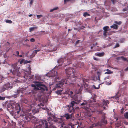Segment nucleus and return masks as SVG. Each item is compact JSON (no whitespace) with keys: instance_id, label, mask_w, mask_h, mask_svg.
I'll list each match as a JSON object with an SVG mask.
<instances>
[{"instance_id":"nucleus-52","label":"nucleus","mask_w":128,"mask_h":128,"mask_svg":"<svg viewBox=\"0 0 128 128\" xmlns=\"http://www.w3.org/2000/svg\"><path fill=\"white\" fill-rule=\"evenodd\" d=\"M33 0H31L30 1V6L32 4L33 2Z\"/></svg>"},{"instance_id":"nucleus-23","label":"nucleus","mask_w":128,"mask_h":128,"mask_svg":"<svg viewBox=\"0 0 128 128\" xmlns=\"http://www.w3.org/2000/svg\"><path fill=\"white\" fill-rule=\"evenodd\" d=\"M118 26L116 24H114L113 25L110 26V27L112 28H113L114 29H117L118 28Z\"/></svg>"},{"instance_id":"nucleus-2","label":"nucleus","mask_w":128,"mask_h":128,"mask_svg":"<svg viewBox=\"0 0 128 128\" xmlns=\"http://www.w3.org/2000/svg\"><path fill=\"white\" fill-rule=\"evenodd\" d=\"M66 74L68 75H71L72 74H73V75L72 76L70 77V78H69L67 79H64L62 80H61L58 82L56 84V88H60L64 84H67L68 83V80H71L72 82H75L76 78L79 77L78 75H76L75 76L74 73L76 72V70L70 67L66 69Z\"/></svg>"},{"instance_id":"nucleus-63","label":"nucleus","mask_w":128,"mask_h":128,"mask_svg":"<svg viewBox=\"0 0 128 128\" xmlns=\"http://www.w3.org/2000/svg\"><path fill=\"white\" fill-rule=\"evenodd\" d=\"M33 52H34V54H37V52H36L35 50H34L33 51Z\"/></svg>"},{"instance_id":"nucleus-55","label":"nucleus","mask_w":128,"mask_h":128,"mask_svg":"<svg viewBox=\"0 0 128 128\" xmlns=\"http://www.w3.org/2000/svg\"><path fill=\"white\" fill-rule=\"evenodd\" d=\"M70 119L72 118V113L70 114Z\"/></svg>"},{"instance_id":"nucleus-31","label":"nucleus","mask_w":128,"mask_h":128,"mask_svg":"<svg viewBox=\"0 0 128 128\" xmlns=\"http://www.w3.org/2000/svg\"><path fill=\"white\" fill-rule=\"evenodd\" d=\"M103 102L104 104H109L110 103L109 101L108 100H103Z\"/></svg>"},{"instance_id":"nucleus-44","label":"nucleus","mask_w":128,"mask_h":128,"mask_svg":"<svg viewBox=\"0 0 128 128\" xmlns=\"http://www.w3.org/2000/svg\"><path fill=\"white\" fill-rule=\"evenodd\" d=\"M65 125V124L64 122H63L62 123L61 125V127L62 128H64V125Z\"/></svg>"},{"instance_id":"nucleus-40","label":"nucleus","mask_w":128,"mask_h":128,"mask_svg":"<svg viewBox=\"0 0 128 128\" xmlns=\"http://www.w3.org/2000/svg\"><path fill=\"white\" fill-rule=\"evenodd\" d=\"M106 71H107V72H106V73H105L106 74H109L111 73L110 70H109V69H107Z\"/></svg>"},{"instance_id":"nucleus-25","label":"nucleus","mask_w":128,"mask_h":128,"mask_svg":"<svg viewBox=\"0 0 128 128\" xmlns=\"http://www.w3.org/2000/svg\"><path fill=\"white\" fill-rule=\"evenodd\" d=\"M46 111L47 112L48 115L51 116H53V115L52 114L51 112H50V111L48 109V110H47Z\"/></svg>"},{"instance_id":"nucleus-45","label":"nucleus","mask_w":128,"mask_h":128,"mask_svg":"<svg viewBox=\"0 0 128 128\" xmlns=\"http://www.w3.org/2000/svg\"><path fill=\"white\" fill-rule=\"evenodd\" d=\"M30 41L31 42H34L35 41V40L34 38H32L30 39Z\"/></svg>"},{"instance_id":"nucleus-9","label":"nucleus","mask_w":128,"mask_h":128,"mask_svg":"<svg viewBox=\"0 0 128 128\" xmlns=\"http://www.w3.org/2000/svg\"><path fill=\"white\" fill-rule=\"evenodd\" d=\"M72 98L71 100L72 101L70 104H77L78 102L80 100L78 99L77 95H75L74 96H70Z\"/></svg>"},{"instance_id":"nucleus-27","label":"nucleus","mask_w":128,"mask_h":128,"mask_svg":"<svg viewBox=\"0 0 128 128\" xmlns=\"http://www.w3.org/2000/svg\"><path fill=\"white\" fill-rule=\"evenodd\" d=\"M96 102V100L94 98L92 99L91 100H88V102L90 103H92L93 102Z\"/></svg>"},{"instance_id":"nucleus-54","label":"nucleus","mask_w":128,"mask_h":128,"mask_svg":"<svg viewBox=\"0 0 128 128\" xmlns=\"http://www.w3.org/2000/svg\"><path fill=\"white\" fill-rule=\"evenodd\" d=\"M40 49H38V50H35V51L37 52L40 51Z\"/></svg>"},{"instance_id":"nucleus-58","label":"nucleus","mask_w":128,"mask_h":128,"mask_svg":"<svg viewBox=\"0 0 128 128\" xmlns=\"http://www.w3.org/2000/svg\"><path fill=\"white\" fill-rule=\"evenodd\" d=\"M97 45V42L95 43L94 44H93V46H96Z\"/></svg>"},{"instance_id":"nucleus-51","label":"nucleus","mask_w":128,"mask_h":128,"mask_svg":"<svg viewBox=\"0 0 128 128\" xmlns=\"http://www.w3.org/2000/svg\"><path fill=\"white\" fill-rule=\"evenodd\" d=\"M3 122H4V126H5L6 124V122L5 121V120L4 119H3Z\"/></svg>"},{"instance_id":"nucleus-41","label":"nucleus","mask_w":128,"mask_h":128,"mask_svg":"<svg viewBox=\"0 0 128 128\" xmlns=\"http://www.w3.org/2000/svg\"><path fill=\"white\" fill-rule=\"evenodd\" d=\"M92 87H94V88L95 89H99L100 88V86H99L98 87L96 88V86H95V85H93V86H92Z\"/></svg>"},{"instance_id":"nucleus-3","label":"nucleus","mask_w":128,"mask_h":128,"mask_svg":"<svg viewBox=\"0 0 128 128\" xmlns=\"http://www.w3.org/2000/svg\"><path fill=\"white\" fill-rule=\"evenodd\" d=\"M20 104H7V109L8 110L11 109H13L15 108L16 112L17 114H18L20 116H22V115L24 114V110L23 109L25 108L26 107H24L21 109Z\"/></svg>"},{"instance_id":"nucleus-59","label":"nucleus","mask_w":128,"mask_h":128,"mask_svg":"<svg viewBox=\"0 0 128 128\" xmlns=\"http://www.w3.org/2000/svg\"><path fill=\"white\" fill-rule=\"evenodd\" d=\"M68 125L69 126H71L72 127V124L71 123H69L68 124Z\"/></svg>"},{"instance_id":"nucleus-62","label":"nucleus","mask_w":128,"mask_h":128,"mask_svg":"<svg viewBox=\"0 0 128 128\" xmlns=\"http://www.w3.org/2000/svg\"><path fill=\"white\" fill-rule=\"evenodd\" d=\"M123 58V60H124V61H126V59L124 58L123 57H122Z\"/></svg>"},{"instance_id":"nucleus-22","label":"nucleus","mask_w":128,"mask_h":128,"mask_svg":"<svg viewBox=\"0 0 128 128\" xmlns=\"http://www.w3.org/2000/svg\"><path fill=\"white\" fill-rule=\"evenodd\" d=\"M47 119H48V122L47 120V122H48V123L49 124H52V123H51L50 122H51L52 121H53V119L52 118H51V117H49Z\"/></svg>"},{"instance_id":"nucleus-32","label":"nucleus","mask_w":128,"mask_h":128,"mask_svg":"<svg viewBox=\"0 0 128 128\" xmlns=\"http://www.w3.org/2000/svg\"><path fill=\"white\" fill-rule=\"evenodd\" d=\"M51 48H53L52 49V50H51V51H56L57 50V48L56 47H54L53 46L51 47Z\"/></svg>"},{"instance_id":"nucleus-19","label":"nucleus","mask_w":128,"mask_h":128,"mask_svg":"<svg viewBox=\"0 0 128 128\" xmlns=\"http://www.w3.org/2000/svg\"><path fill=\"white\" fill-rule=\"evenodd\" d=\"M63 117L66 118L67 120L70 119V114L68 113L65 114L63 115Z\"/></svg>"},{"instance_id":"nucleus-8","label":"nucleus","mask_w":128,"mask_h":128,"mask_svg":"<svg viewBox=\"0 0 128 128\" xmlns=\"http://www.w3.org/2000/svg\"><path fill=\"white\" fill-rule=\"evenodd\" d=\"M36 89L40 90L42 91H45L46 90H48V89L46 86L45 85L41 84H36Z\"/></svg>"},{"instance_id":"nucleus-60","label":"nucleus","mask_w":128,"mask_h":128,"mask_svg":"<svg viewBox=\"0 0 128 128\" xmlns=\"http://www.w3.org/2000/svg\"><path fill=\"white\" fill-rule=\"evenodd\" d=\"M68 94V92L67 91H66L65 92H64V94Z\"/></svg>"},{"instance_id":"nucleus-61","label":"nucleus","mask_w":128,"mask_h":128,"mask_svg":"<svg viewBox=\"0 0 128 128\" xmlns=\"http://www.w3.org/2000/svg\"><path fill=\"white\" fill-rule=\"evenodd\" d=\"M125 71H128V66L126 68L124 69Z\"/></svg>"},{"instance_id":"nucleus-12","label":"nucleus","mask_w":128,"mask_h":128,"mask_svg":"<svg viewBox=\"0 0 128 128\" xmlns=\"http://www.w3.org/2000/svg\"><path fill=\"white\" fill-rule=\"evenodd\" d=\"M105 114L102 116V118L100 121L101 124H106L107 123V121L106 119V117L105 116Z\"/></svg>"},{"instance_id":"nucleus-43","label":"nucleus","mask_w":128,"mask_h":128,"mask_svg":"<svg viewBox=\"0 0 128 128\" xmlns=\"http://www.w3.org/2000/svg\"><path fill=\"white\" fill-rule=\"evenodd\" d=\"M58 118H56L53 119V120L54 122H58V119H57Z\"/></svg>"},{"instance_id":"nucleus-18","label":"nucleus","mask_w":128,"mask_h":128,"mask_svg":"<svg viewBox=\"0 0 128 128\" xmlns=\"http://www.w3.org/2000/svg\"><path fill=\"white\" fill-rule=\"evenodd\" d=\"M81 106H82L84 105L82 108H84L86 110H88V109H91L90 108V104H80Z\"/></svg>"},{"instance_id":"nucleus-33","label":"nucleus","mask_w":128,"mask_h":128,"mask_svg":"<svg viewBox=\"0 0 128 128\" xmlns=\"http://www.w3.org/2000/svg\"><path fill=\"white\" fill-rule=\"evenodd\" d=\"M93 58L94 60L96 61H98L100 60L99 58H96L94 56L93 57Z\"/></svg>"},{"instance_id":"nucleus-34","label":"nucleus","mask_w":128,"mask_h":128,"mask_svg":"<svg viewBox=\"0 0 128 128\" xmlns=\"http://www.w3.org/2000/svg\"><path fill=\"white\" fill-rule=\"evenodd\" d=\"M90 16V15L89 14H88L87 12H85L83 14V16L85 17L86 16Z\"/></svg>"},{"instance_id":"nucleus-37","label":"nucleus","mask_w":128,"mask_h":128,"mask_svg":"<svg viewBox=\"0 0 128 128\" xmlns=\"http://www.w3.org/2000/svg\"><path fill=\"white\" fill-rule=\"evenodd\" d=\"M43 16L42 15H37V18L38 19H39L40 18L42 17Z\"/></svg>"},{"instance_id":"nucleus-16","label":"nucleus","mask_w":128,"mask_h":128,"mask_svg":"<svg viewBox=\"0 0 128 128\" xmlns=\"http://www.w3.org/2000/svg\"><path fill=\"white\" fill-rule=\"evenodd\" d=\"M47 104H38V106L39 107L42 108V109L46 110H48V108H47L46 105Z\"/></svg>"},{"instance_id":"nucleus-47","label":"nucleus","mask_w":128,"mask_h":128,"mask_svg":"<svg viewBox=\"0 0 128 128\" xmlns=\"http://www.w3.org/2000/svg\"><path fill=\"white\" fill-rule=\"evenodd\" d=\"M120 46V45L119 44L117 43L116 44L115 46V48H118Z\"/></svg>"},{"instance_id":"nucleus-30","label":"nucleus","mask_w":128,"mask_h":128,"mask_svg":"<svg viewBox=\"0 0 128 128\" xmlns=\"http://www.w3.org/2000/svg\"><path fill=\"white\" fill-rule=\"evenodd\" d=\"M38 28L36 27H34L30 28L29 30L30 31H33L34 30L37 28Z\"/></svg>"},{"instance_id":"nucleus-36","label":"nucleus","mask_w":128,"mask_h":128,"mask_svg":"<svg viewBox=\"0 0 128 128\" xmlns=\"http://www.w3.org/2000/svg\"><path fill=\"white\" fill-rule=\"evenodd\" d=\"M58 8L57 7H56V8H54L50 10V12H53L54 10H56L58 9Z\"/></svg>"},{"instance_id":"nucleus-57","label":"nucleus","mask_w":128,"mask_h":128,"mask_svg":"<svg viewBox=\"0 0 128 128\" xmlns=\"http://www.w3.org/2000/svg\"><path fill=\"white\" fill-rule=\"evenodd\" d=\"M96 126V124H92L91 126L90 127L91 128H93V127H94L95 126Z\"/></svg>"},{"instance_id":"nucleus-49","label":"nucleus","mask_w":128,"mask_h":128,"mask_svg":"<svg viewBox=\"0 0 128 128\" xmlns=\"http://www.w3.org/2000/svg\"><path fill=\"white\" fill-rule=\"evenodd\" d=\"M63 128H69L68 125H65Z\"/></svg>"},{"instance_id":"nucleus-38","label":"nucleus","mask_w":128,"mask_h":128,"mask_svg":"<svg viewBox=\"0 0 128 128\" xmlns=\"http://www.w3.org/2000/svg\"><path fill=\"white\" fill-rule=\"evenodd\" d=\"M6 22L7 23H9V24H11L12 23V22L10 20H6Z\"/></svg>"},{"instance_id":"nucleus-28","label":"nucleus","mask_w":128,"mask_h":128,"mask_svg":"<svg viewBox=\"0 0 128 128\" xmlns=\"http://www.w3.org/2000/svg\"><path fill=\"white\" fill-rule=\"evenodd\" d=\"M63 90H58L56 92V94H58L61 95L62 94V92Z\"/></svg>"},{"instance_id":"nucleus-11","label":"nucleus","mask_w":128,"mask_h":128,"mask_svg":"<svg viewBox=\"0 0 128 128\" xmlns=\"http://www.w3.org/2000/svg\"><path fill=\"white\" fill-rule=\"evenodd\" d=\"M38 96V98L39 100L40 101L42 102L43 103H45L47 101V100H45L44 98H43V96H42L41 93H38L37 94Z\"/></svg>"},{"instance_id":"nucleus-4","label":"nucleus","mask_w":128,"mask_h":128,"mask_svg":"<svg viewBox=\"0 0 128 128\" xmlns=\"http://www.w3.org/2000/svg\"><path fill=\"white\" fill-rule=\"evenodd\" d=\"M48 124L46 120L40 119L37 121L35 128H48Z\"/></svg>"},{"instance_id":"nucleus-48","label":"nucleus","mask_w":128,"mask_h":128,"mask_svg":"<svg viewBox=\"0 0 128 128\" xmlns=\"http://www.w3.org/2000/svg\"><path fill=\"white\" fill-rule=\"evenodd\" d=\"M5 99L4 97H2L0 96V100H4Z\"/></svg>"},{"instance_id":"nucleus-14","label":"nucleus","mask_w":128,"mask_h":128,"mask_svg":"<svg viewBox=\"0 0 128 128\" xmlns=\"http://www.w3.org/2000/svg\"><path fill=\"white\" fill-rule=\"evenodd\" d=\"M109 28L108 26H104L103 28L104 32L103 33V35L105 37L106 36L107 33H108V31L109 30Z\"/></svg>"},{"instance_id":"nucleus-50","label":"nucleus","mask_w":128,"mask_h":128,"mask_svg":"<svg viewBox=\"0 0 128 128\" xmlns=\"http://www.w3.org/2000/svg\"><path fill=\"white\" fill-rule=\"evenodd\" d=\"M24 59H22L20 62V64H22L24 62Z\"/></svg>"},{"instance_id":"nucleus-39","label":"nucleus","mask_w":128,"mask_h":128,"mask_svg":"<svg viewBox=\"0 0 128 128\" xmlns=\"http://www.w3.org/2000/svg\"><path fill=\"white\" fill-rule=\"evenodd\" d=\"M81 42V41L80 40H78L77 41H76L75 44V45H76L78 44L79 43Z\"/></svg>"},{"instance_id":"nucleus-26","label":"nucleus","mask_w":128,"mask_h":128,"mask_svg":"<svg viewBox=\"0 0 128 128\" xmlns=\"http://www.w3.org/2000/svg\"><path fill=\"white\" fill-rule=\"evenodd\" d=\"M97 74L98 76V80H100V76L101 74V72H97Z\"/></svg>"},{"instance_id":"nucleus-10","label":"nucleus","mask_w":128,"mask_h":128,"mask_svg":"<svg viewBox=\"0 0 128 128\" xmlns=\"http://www.w3.org/2000/svg\"><path fill=\"white\" fill-rule=\"evenodd\" d=\"M57 72L55 70H52L47 74V76L49 77H52L57 75Z\"/></svg>"},{"instance_id":"nucleus-56","label":"nucleus","mask_w":128,"mask_h":128,"mask_svg":"<svg viewBox=\"0 0 128 128\" xmlns=\"http://www.w3.org/2000/svg\"><path fill=\"white\" fill-rule=\"evenodd\" d=\"M113 4H114L116 1V0H111Z\"/></svg>"},{"instance_id":"nucleus-42","label":"nucleus","mask_w":128,"mask_h":128,"mask_svg":"<svg viewBox=\"0 0 128 128\" xmlns=\"http://www.w3.org/2000/svg\"><path fill=\"white\" fill-rule=\"evenodd\" d=\"M36 54H35L34 52H32V55L30 56V57L31 58H33L34 57L35 55Z\"/></svg>"},{"instance_id":"nucleus-7","label":"nucleus","mask_w":128,"mask_h":128,"mask_svg":"<svg viewBox=\"0 0 128 128\" xmlns=\"http://www.w3.org/2000/svg\"><path fill=\"white\" fill-rule=\"evenodd\" d=\"M72 60L69 58L66 60V58H61L58 60V62L60 64V65H62L63 62H66L68 65L70 64L72 62Z\"/></svg>"},{"instance_id":"nucleus-46","label":"nucleus","mask_w":128,"mask_h":128,"mask_svg":"<svg viewBox=\"0 0 128 128\" xmlns=\"http://www.w3.org/2000/svg\"><path fill=\"white\" fill-rule=\"evenodd\" d=\"M64 0V4H66V2L70 1V0Z\"/></svg>"},{"instance_id":"nucleus-35","label":"nucleus","mask_w":128,"mask_h":128,"mask_svg":"<svg viewBox=\"0 0 128 128\" xmlns=\"http://www.w3.org/2000/svg\"><path fill=\"white\" fill-rule=\"evenodd\" d=\"M116 24H118V25H120L122 24V22L121 21H119V22H118L117 21H115L114 22Z\"/></svg>"},{"instance_id":"nucleus-6","label":"nucleus","mask_w":128,"mask_h":128,"mask_svg":"<svg viewBox=\"0 0 128 128\" xmlns=\"http://www.w3.org/2000/svg\"><path fill=\"white\" fill-rule=\"evenodd\" d=\"M31 68L30 66H29L28 67L26 70L27 71H26V72L24 73V75L23 76L24 78L26 80H27L28 79H31L33 78L34 75H30L31 73Z\"/></svg>"},{"instance_id":"nucleus-64","label":"nucleus","mask_w":128,"mask_h":128,"mask_svg":"<svg viewBox=\"0 0 128 128\" xmlns=\"http://www.w3.org/2000/svg\"><path fill=\"white\" fill-rule=\"evenodd\" d=\"M126 8H124L123 10V11H126Z\"/></svg>"},{"instance_id":"nucleus-53","label":"nucleus","mask_w":128,"mask_h":128,"mask_svg":"<svg viewBox=\"0 0 128 128\" xmlns=\"http://www.w3.org/2000/svg\"><path fill=\"white\" fill-rule=\"evenodd\" d=\"M73 93V92H72V91H71L70 92V94H69L68 95L69 96H72L71 95H72V94Z\"/></svg>"},{"instance_id":"nucleus-20","label":"nucleus","mask_w":128,"mask_h":128,"mask_svg":"<svg viewBox=\"0 0 128 128\" xmlns=\"http://www.w3.org/2000/svg\"><path fill=\"white\" fill-rule=\"evenodd\" d=\"M104 52H97L95 54L96 56L99 57H102L104 55Z\"/></svg>"},{"instance_id":"nucleus-15","label":"nucleus","mask_w":128,"mask_h":128,"mask_svg":"<svg viewBox=\"0 0 128 128\" xmlns=\"http://www.w3.org/2000/svg\"><path fill=\"white\" fill-rule=\"evenodd\" d=\"M10 87V84L9 83H8L4 84L2 88V92L8 89Z\"/></svg>"},{"instance_id":"nucleus-1","label":"nucleus","mask_w":128,"mask_h":128,"mask_svg":"<svg viewBox=\"0 0 128 128\" xmlns=\"http://www.w3.org/2000/svg\"><path fill=\"white\" fill-rule=\"evenodd\" d=\"M28 107L23 108L24 110V114L22 116L23 119L25 122H28L30 120L34 123L37 121V119L33 116L35 113H38L39 110L38 108H32V106L34 104H28Z\"/></svg>"},{"instance_id":"nucleus-17","label":"nucleus","mask_w":128,"mask_h":128,"mask_svg":"<svg viewBox=\"0 0 128 128\" xmlns=\"http://www.w3.org/2000/svg\"><path fill=\"white\" fill-rule=\"evenodd\" d=\"M120 96V94L118 95V92L116 96H114L113 97H111V98H113V99H115L116 100L114 102H116V101L118 102V99Z\"/></svg>"},{"instance_id":"nucleus-5","label":"nucleus","mask_w":128,"mask_h":128,"mask_svg":"<svg viewBox=\"0 0 128 128\" xmlns=\"http://www.w3.org/2000/svg\"><path fill=\"white\" fill-rule=\"evenodd\" d=\"M17 63H16L12 65L10 72H12L13 74L17 76H20V72H19V68H20L17 66Z\"/></svg>"},{"instance_id":"nucleus-21","label":"nucleus","mask_w":128,"mask_h":128,"mask_svg":"<svg viewBox=\"0 0 128 128\" xmlns=\"http://www.w3.org/2000/svg\"><path fill=\"white\" fill-rule=\"evenodd\" d=\"M19 52L18 51H16L15 54H14L16 56L18 57L21 58L22 57V55H19Z\"/></svg>"},{"instance_id":"nucleus-13","label":"nucleus","mask_w":128,"mask_h":128,"mask_svg":"<svg viewBox=\"0 0 128 128\" xmlns=\"http://www.w3.org/2000/svg\"><path fill=\"white\" fill-rule=\"evenodd\" d=\"M74 104H71V105L70 106L69 105H68V112L70 113L74 112Z\"/></svg>"},{"instance_id":"nucleus-24","label":"nucleus","mask_w":128,"mask_h":128,"mask_svg":"<svg viewBox=\"0 0 128 128\" xmlns=\"http://www.w3.org/2000/svg\"><path fill=\"white\" fill-rule=\"evenodd\" d=\"M59 117H60L57 118V119H58V120H60L59 121V122L60 123H62V118H64V117H63V115L59 116Z\"/></svg>"},{"instance_id":"nucleus-29","label":"nucleus","mask_w":128,"mask_h":128,"mask_svg":"<svg viewBox=\"0 0 128 128\" xmlns=\"http://www.w3.org/2000/svg\"><path fill=\"white\" fill-rule=\"evenodd\" d=\"M124 116L125 118L126 119L128 118V112H126L124 114Z\"/></svg>"}]
</instances>
